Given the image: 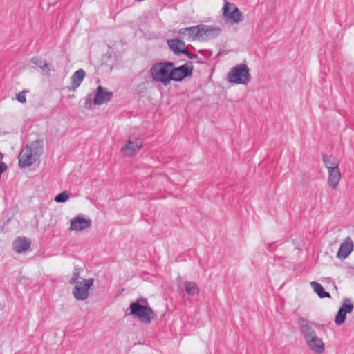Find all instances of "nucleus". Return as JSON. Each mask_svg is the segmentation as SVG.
Listing matches in <instances>:
<instances>
[{"label": "nucleus", "instance_id": "nucleus-1", "mask_svg": "<svg viewBox=\"0 0 354 354\" xmlns=\"http://www.w3.org/2000/svg\"><path fill=\"white\" fill-rule=\"evenodd\" d=\"M43 148V141L36 140L24 148L19 154V165L21 168L31 166L39 158Z\"/></svg>", "mask_w": 354, "mask_h": 354}, {"label": "nucleus", "instance_id": "nucleus-2", "mask_svg": "<svg viewBox=\"0 0 354 354\" xmlns=\"http://www.w3.org/2000/svg\"><path fill=\"white\" fill-rule=\"evenodd\" d=\"M227 80L235 84H248L251 80L249 68L244 64L236 65L229 71Z\"/></svg>", "mask_w": 354, "mask_h": 354}, {"label": "nucleus", "instance_id": "nucleus-3", "mask_svg": "<svg viewBox=\"0 0 354 354\" xmlns=\"http://www.w3.org/2000/svg\"><path fill=\"white\" fill-rule=\"evenodd\" d=\"M129 310V315L145 324H150L156 316L153 310L149 306L140 304L138 302H131Z\"/></svg>", "mask_w": 354, "mask_h": 354}, {"label": "nucleus", "instance_id": "nucleus-4", "mask_svg": "<svg viewBox=\"0 0 354 354\" xmlns=\"http://www.w3.org/2000/svg\"><path fill=\"white\" fill-rule=\"evenodd\" d=\"M172 66V62H160L153 65L150 70L153 80L160 82L164 85L169 84L170 83V71Z\"/></svg>", "mask_w": 354, "mask_h": 354}, {"label": "nucleus", "instance_id": "nucleus-5", "mask_svg": "<svg viewBox=\"0 0 354 354\" xmlns=\"http://www.w3.org/2000/svg\"><path fill=\"white\" fill-rule=\"evenodd\" d=\"M93 283L94 279L93 278L77 282L73 290L74 297L77 300H86L88 297V290L93 285Z\"/></svg>", "mask_w": 354, "mask_h": 354}, {"label": "nucleus", "instance_id": "nucleus-6", "mask_svg": "<svg viewBox=\"0 0 354 354\" xmlns=\"http://www.w3.org/2000/svg\"><path fill=\"white\" fill-rule=\"evenodd\" d=\"M222 10L223 17L227 21L233 24L243 20L242 13L234 3L225 1Z\"/></svg>", "mask_w": 354, "mask_h": 354}, {"label": "nucleus", "instance_id": "nucleus-7", "mask_svg": "<svg viewBox=\"0 0 354 354\" xmlns=\"http://www.w3.org/2000/svg\"><path fill=\"white\" fill-rule=\"evenodd\" d=\"M171 69L170 82L171 80L178 82L183 80L187 76H190L192 73L193 66L192 62H187L177 68H174L173 66Z\"/></svg>", "mask_w": 354, "mask_h": 354}, {"label": "nucleus", "instance_id": "nucleus-8", "mask_svg": "<svg viewBox=\"0 0 354 354\" xmlns=\"http://www.w3.org/2000/svg\"><path fill=\"white\" fill-rule=\"evenodd\" d=\"M178 35L189 41L200 40L201 37V25L182 28L178 31Z\"/></svg>", "mask_w": 354, "mask_h": 354}, {"label": "nucleus", "instance_id": "nucleus-9", "mask_svg": "<svg viewBox=\"0 0 354 354\" xmlns=\"http://www.w3.org/2000/svg\"><path fill=\"white\" fill-rule=\"evenodd\" d=\"M353 308L354 306L351 302V300L349 299H345L335 316V323L337 326H340L344 323L346 314L351 313L353 310Z\"/></svg>", "mask_w": 354, "mask_h": 354}, {"label": "nucleus", "instance_id": "nucleus-10", "mask_svg": "<svg viewBox=\"0 0 354 354\" xmlns=\"http://www.w3.org/2000/svg\"><path fill=\"white\" fill-rule=\"evenodd\" d=\"M113 93L111 91H108L104 87L100 85L96 89L93 97V104L101 105L106 104L111 101Z\"/></svg>", "mask_w": 354, "mask_h": 354}, {"label": "nucleus", "instance_id": "nucleus-11", "mask_svg": "<svg viewBox=\"0 0 354 354\" xmlns=\"http://www.w3.org/2000/svg\"><path fill=\"white\" fill-rule=\"evenodd\" d=\"M92 221L90 218H84L78 215L71 221L69 230L71 231H80L91 227Z\"/></svg>", "mask_w": 354, "mask_h": 354}, {"label": "nucleus", "instance_id": "nucleus-12", "mask_svg": "<svg viewBox=\"0 0 354 354\" xmlns=\"http://www.w3.org/2000/svg\"><path fill=\"white\" fill-rule=\"evenodd\" d=\"M354 248V243L351 237H346L341 243L338 250L337 257L339 259H345L348 257Z\"/></svg>", "mask_w": 354, "mask_h": 354}, {"label": "nucleus", "instance_id": "nucleus-13", "mask_svg": "<svg viewBox=\"0 0 354 354\" xmlns=\"http://www.w3.org/2000/svg\"><path fill=\"white\" fill-rule=\"evenodd\" d=\"M221 32V28L216 26L201 25V34L203 40H209L215 38Z\"/></svg>", "mask_w": 354, "mask_h": 354}, {"label": "nucleus", "instance_id": "nucleus-14", "mask_svg": "<svg viewBox=\"0 0 354 354\" xmlns=\"http://www.w3.org/2000/svg\"><path fill=\"white\" fill-rule=\"evenodd\" d=\"M86 73L83 69L76 71L71 77V85L67 86V90L70 92H74L81 85Z\"/></svg>", "mask_w": 354, "mask_h": 354}, {"label": "nucleus", "instance_id": "nucleus-15", "mask_svg": "<svg viewBox=\"0 0 354 354\" xmlns=\"http://www.w3.org/2000/svg\"><path fill=\"white\" fill-rule=\"evenodd\" d=\"M298 325L305 340L316 335V333L310 323L307 319L303 317H299L298 319Z\"/></svg>", "mask_w": 354, "mask_h": 354}, {"label": "nucleus", "instance_id": "nucleus-16", "mask_svg": "<svg viewBox=\"0 0 354 354\" xmlns=\"http://www.w3.org/2000/svg\"><path fill=\"white\" fill-rule=\"evenodd\" d=\"M142 142L139 139L131 140L129 139L126 145L122 147V151L127 156H132L140 149Z\"/></svg>", "mask_w": 354, "mask_h": 354}, {"label": "nucleus", "instance_id": "nucleus-17", "mask_svg": "<svg viewBox=\"0 0 354 354\" xmlns=\"http://www.w3.org/2000/svg\"><path fill=\"white\" fill-rule=\"evenodd\" d=\"M306 341L308 346L315 352L322 353L324 351V344L323 341L317 337V334L307 339Z\"/></svg>", "mask_w": 354, "mask_h": 354}, {"label": "nucleus", "instance_id": "nucleus-18", "mask_svg": "<svg viewBox=\"0 0 354 354\" xmlns=\"http://www.w3.org/2000/svg\"><path fill=\"white\" fill-rule=\"evenodd\" d=\"M30 241L28 239L18 237L14 241L12 248L16 252L22 253L26 251L30 248Z\"/></svg>", "mask_w": 354, "mask_h": 354}, {"label": "nucleus", "instance_id": "nucleus-19", "mask_svg": "<svg viewBox=\"0 0 354 354\" xmlns=\"http://www.w3.org/2000/svg\"><path fill=\"white\" fill-rule=\"evenodd\" d=\"M328 184L333 189H336L341 179V173L339 169H332L328 170Z\"/></svg>", "mask_w": 354, "mask_h": 354}, {"label": "nucleus", "instance_id": "nucleus-20", "mask_svg": "<svg viewBox=\"0 0 354 354\" xmlns=\"http://www.w3.org/2000/svg\"><path fill=\"white\" fill-rule=\"evenodd\" d=\"M31 63L36 65L37 67L42 70L44 75L50 76V71H53V68H51L45 60L40 57H34L30 59Z\"/></svg>", "mask_w": 354, "mask_h": 354}, {"label": "nucleus", "instance_id": "nucleus-21", "mask_svg": "<svg viewBox=\"0 0 354 354\" xmlns=\"http://www.w3.org/2000/svg\"><path fill=\"white\" fill-rule=\"evenodd\" d=\"M168 46L171 51L175 55H179V53H183V50L185 48V43L180 39H171L167 40Z\"/></svg>", "mask_w": 354, "mask_h": 354}, {"label": "nucleus", "instance_id": "nucleus-22", "mask_svg": "<svg viewBox=\"0 0 354 354\" xmlns=\"http://www.w3.org/2000/svg\"><path fill=\"white\" fill-rule=\"evenodd\" d=\"M310 286L312 287V288L313 289L314 292L315 293L317 294V295L320 297V298H330L331 296H330V294L328 292H326L323 288V286L316 282V281H312L310 282Z\"/></svg>", "mask_w": 354, "mask_h": 354}, {"label": "nucleus", "instance_id": "nucleus-23", "mask_svg": "<svg viewBox=\"0 0 354 354\" xmlns=\"http://www.w3.org/2000/svg\"><path fill=\"white\" fill-rule=\"evenodd\" d=\"M323 162L328 171L332 169L339 168V161L332 156L323 155Z\"/></svg>", "mask_w": 354, "mask_h": 354}, {"label": "nucleus", "instance_id": "nucleus-24", "mask_svg": "<svg viewBox=\"0 0 354 354\" xmlns=\"http://www.w3.org/2000/svg\"><path fill=\"white\" fill-rule=\"evenodd\" d=\"M184 287L185 292L190 296L197 295L199 293V288L194 281H185Z\"/></svg>", "mask_w": 354, "mask_h": 354}, {"label": "nucleus", "instance_id": "nucleus-25", "mask_svg": "<svg viewBox=\"0 0 354 354\" xmlns=\"http://www.w3.org/2000/svg\"><path fill=\"white\" fill-rule=\"evenodd\" d=\"M70 193L66 191H64L58 194L54 198L57 203H65L69 198Z\"/></svg>", "mask_w": 354, "mask_h": 354}, {"label": "nucleus", "instance_id": "nucleus-26", "mask_svg": "<svg viewBox=\"0 0 354 354\" xmlns=\"http://www.w3.org/2000/svg\"><path fill=\"white\" fill-rule=\"evenodd\" d=\"M80 277V268L76 266L74 267V271H73V275H72V277L71 279V280L69 281V283L71 284H73V283H77V281L79 279V278Z\"/></svg>", "mask_w": 354, "mask_h": 354}, {"label": "nucleus", "instance_id": "nucleus-27", "mask_svg": "<svg viewBox=\"0 0 354 354\" xmlns=\"http://www.w3.org/2000/svg\"><path fill=\"white\" fill-rule=\"evenodd\" d=\"M26 93H27L26 91H23L17 94L16 98L19 102L25 103L26 102Z\"/></svg>", "mask_w": 354, "mask_h": 354}, {"label": "nucleus", "instance_id": "nucleus-28", "mask_svg": "<svg viewBox=\"0 0 354 354\" xmlns=\"http://www.w3.org/2000/svg\"><path fill=\"white\" fill-rule=\"evenodd\" d=\"M92 104H93V97L92 94H89L86 96L85 100V107L91 109Z\"/></svg>", "mask_w": 354, "mask_h": 354}, {"label": "nucleus", "instance_id": "nucleus-29", "mask_svg": "<svg viewBox=\"0 0 354 354\" xmlns=\"http://www.w3.org/2000/svg\"><path fill=\"white\" fill-rule=\"evenodd\" d=\"M183 54L186 55L190 59H194L198 57L197 55L193 54V53H191L190 52H189L186 49V48H185V50H183Z\"/></svg>", "mask_w": 354, "mask_h": 354}, {"label": "nucleus", "instance_id": "nucleus-30", "mask_svg": "<svg viewBox=\"0 0 354 354\" xmlns=\"http://www.w3.org/2000/svg\"><path fill=\"white\" fill-rule=\"evenodd\" d=\"M135 302H138L140 304L148 306V301L146 298L144 297L137 299V300Z\"/></svg>", "mask_w": 354, "mask_h": 354}, {"label": "nucleus", "instance_id": "nucleus-31", "mask_svg": "<svg viewBox=\"0 0 354 354\" xmlns=\"http://www.w3.org/2000/svg\"><path fill=\"white\" fill-rule=\"evenodd\" d=\"M7 167H7V165H6V163H4V162H1L0 163V174H1V173H3L4 171H6V169H7Z\"/></svg>", "mask_w": 354, "mask_h": 354}]
</instances>
